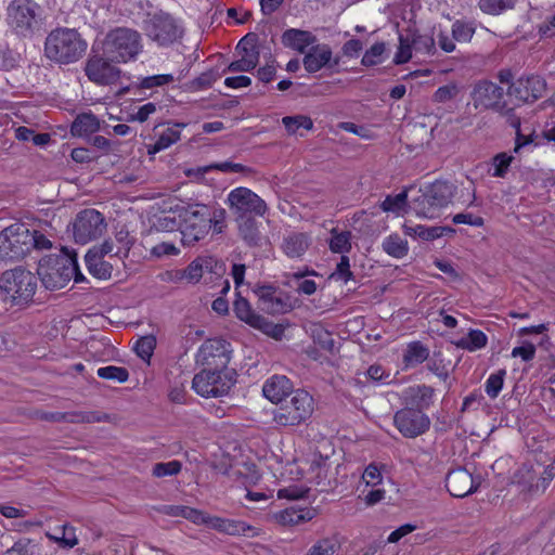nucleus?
<instances>
[{"label":"nucleus","mask_w":555,"mask_h":555,"mask_svg":"<svg viewBox=\"0 0 555 555\" xmlns=\"http://www.w3.org/2000/svg\"><path fill=\"white\" fill-rule=\"evenodd\" d=\"M311 337L315 345L324 350H332L334 347V338L332 333L320 324H314L311 328Z\"/></svg>","instance_id":"nucleus-48"},{"label":"nucleus","mask_w":555,"mask_h":555,"mask_svg":"<svg viewBox=\"0 0 555 555\" xmlns=\"http://www.w3.org/2000/svg\"><path fill=\"white\" fill-rule=\"evenodd\" d=\"M238 231L242 238L249 245H257L260 241L258 222L248 216L237 217Z\"/></svg>","instance_id":"nucleus-35"},{"label":"nucleus","mask_w":555,"mask_h":555,"mask_svg":"<svg viewBox=\"0 0 555 555\" xmlns=\"http://www.w3.org/2000/svg\"><path fill=\"white\" fill-rule=\"evenodd\" d=\"M87 41L74 28L56 27L44 40V55L52 62L68 65L78 62L86 53Z\"/></svg>","instance_id":"nucleus-1"},{"label":"nucleus","mask_w":555,"mask_h":555,"mask_svg":"<svg viewBox=\"0 0 555 555\" xmlns=\"http://www.w3.org/2000/svg\"><path fill=\"white\" fill-rule=\"evenodd\" d=\"M475 34V28L470 23L456 21L452 25V36L459 42H468Z\"/></svg>","instance_id":"nucleus-53"},{"label":"nucleus","mask_w":555,"mask_h":555,"mask_svg":"<svg viewBox=\"0 0 555 555\" xmlns=\"http://www.w3.org/2000/svg\"><path fill=\"white\" fill-rule=\"evenodd\" d=\"M36 286V276L23 268L8 270L0 279V288L5 299L17 305L30 300L35 295Z\"/></svg>","instance_id":"nucleus-9"},{"label":"nucleus","mask_w":555,"mask_h":555,"mask_svg":"<svg viewBox=\"0 0 555 555\" xmlns=\"http://www.w3.org/2000/svg\"><path fill=\"white\" fill-rule=\"evenodd\" d=\"M220 532L229 535L247 534L254 537L257 534L256 529L246 522L228 518H224Z\"/></svg>","instance_id":"nucleus-43"},{"label":"nucleus","mask_w":555,"mask_h":555,"mask_svg":"<svg viewBox=\"0 0 555 555\" xmlns=\"http://www.w3.org/2000/svg\"><path fill=\"white\" fill-rule=\"evenodd\" d=\"M515 3L516 0H479V8L487 14L498 15L512 9Z\"/></svg>","instance_id":"nucleus-49"},{"label":"nucleus","mask_w":555,"mask_h":555,"mask_svg":"<svg viewBox=\"0 0 555 555\" xmlns=\"http://www.w3.org/2000/svg\"><path fill=\"white\" fill-rule=\"evenodd\" d=\"M351 238L352 234L350 231H343L338 228H333L330 231V237L327 240L328 248L334 254L347 256L352 248Z\"/></svg>","instance_id":"nucleus-29"},{"label":"nucleus","mask_w":555,"mask_h":555,"mask_svg":"<svg viewBox=\"0 0 555 555\" xmlns=\"http://www.w3.org/2000/svg\"><path fill=\"white\" fill-rule=\"evenodd\" d=\"M150 253L156 258H162L165 256H177L180 249L173 243L162 242L153 246Z\"/></svg>","instance_id":"nucleus-58"},{"label":"nucleus","mask_w":555,"mask_h":555,"mask_svg":"<svg viewBox=\"0 0 555 555\" xmlns=\"http://www.w3.org/2000/svg\"><path fill=\"white\" fill-rule=\"evenodd\" d=\"M38 275L48 289H60L74 279L76 283L83 280L75 256H51L39 262Z\"/></svg>","instance_id":"nucleus-6"},{"label":"nucleus","mask_w":555,"mask_h":555,"mask_svg":"<svg viewBox=\"0 0 555 555\" xmlns=\"http://www.w3.org/2000/svg\"><path fill=\"white\" fill-rule=\"evenodd\" d=\"M227 203L237 217L247 216V214H255L261 217L267 211L264 201L251 190L244 186H238L230 191Z\"/></svg>","instance_id":"nucleus-16"},{"label":"nucleus","mask_w":555,"mask_h":555,"mask_svg":"<svg viewBox=\"0 0 555 555\" xmlns=\"http://www.w3.org/2000/svg\"><path fill=\"white\" fill-rule=\"evenodd\" d=\"M554 477L555 460H548V462L529 460L515 470L511 482L521 492L538 495L545 492Z\"/></svg>","instance_id":"nucleus-5"},{"label":"nucleus","mask_w":555,"mask_h":555,"mask_svg":"<svg viewBox=\"0 0 555 555\" xmlns=\"http://www.w3.org/2000/svg\"><path fill=\"white\" fill-rule=\"evenodd\" d=\"M415 44V40L410 37L399 36V46L393 56V63L401 65L408 63L412 59V51Z\"/></svg>","instance_id":"nucleus-42"},{"label":"nucleus","mask_w":555,"mask_h":555,"mask_svg":"<svg viewBox=\"0 0 555 555\" xmlns=\"http://www.w3.org/2000/svg\"><path fill=\"white\" fill-rule=\"evenodd\" d=\"M5 23L13 35L31 39L43 25L40 5L34 0H12L7 7Z\"/></svg>","instance_id":"nucleus-4"},{"label":"nucleus","mask_w":555,"mask_h":555,"mask_svg":"<svg viewBox=\"0 0 555 555\" xmlns=\"http://www.w3.org/2000/svg\"><path fill=\"white\" fill-rule=\"evenodd\" d=\"M105 230V218L93 208H87L78 212L73 222L74 240L79 244H87L96 240Z\"/></svg>","instance_id":"nucleus-13"},{"label":"nucleus","mask_w":555,"mask_h":555,"mask_svg":"<svg viewBox=\"0 0 555 555\" xmlns=\"http://www.w3.org/2000/svg\"><path fill=\"white\" fill-rule=\"evenodd\" d=\"M181 470V463L179 461H169L166 463H157L153 467V475L157 478L173 476Z\"/></svg>","instance_id":"nucleus-55"},{"label":"nucleus","mask_w":555,"mask_h":555,"mask_svg":"<svg viewBox=\"0 0 555 555\" xmlns=\"http://www.w3.org/2000/svg\"><path fill=\"white\" fill-rule=\"evenodd\" d=\"M103 258L104 257L89 250L85 256V261L89 272L93 276L101 280H106L111 278L113 267L103 260Z\"/></svg>","instance_id":"nucleus-33"},{"label":"nucleus","mask_w":555,"mask_h":555,"mask_svg":"<svg viewBox=\"0 0 555 555\" xmlns=\"http://www.w3.org/2000/svg\"><path fill=\"white\" fill-rule=\"evenodd\" d=\"M382 249L395 259H402L409 254L408 241L398 233H391L384 237Z\"/></svg>","instance_id":"nucleus-30"},{"label":"nucleus","mask_w":555,"mask_h":555,"mask_svg":"<svg viewBox=\"0 0 555 555\" xmlns=\"http://www.w3.org/2000/svg\"><path fill=\"white\" fill-rule=\"evenodd\" d=\"M333 59L332 48L326 43H314L306 53L302 60L304 67L308 73H317L328 66Z\"/></svg>","instance_id":"nucleus-23"},{"label":"nucleus","mask_w":555,"mask_h":555,"mask_svg":"<svg viewBox=\"0 0 555 555\" xmlns=\"http://www.w3.org/2000/svg\"><path fill=\"white\" fill-rule=\"evenodd\" d=\"M362 479L366 483V486H376L382 482L383 477L379 468L370 464L362 474Z\"/></svg>","instance_id":"nucleus-63"},{"label":"nucleus","mask_w":555,"mask_h":555,"mask_svg":"<svg viewBox=\"0 0 555 555\" xmlns=\"http://www.w3.org/2000/svg\"><path fill=\"white\" fill-rule=\"evenodd\" d=\"M503 95V88L490 81L477 83L472 93L476 108H493L496 111L504 108V104L502 103Z\"/></svg>","instance_id":"nucleus-18"},{"label":"nucleus","mask_w":555,"mask_h":555,"mask_svg":"<svg viewBox=\"0 0 555 555\" xmlns=\"http://www.w3.org/2000/svg\"><path fill=\"white\" fill-rule=\"evenodd\" d=\"M546 82L538 75L521 77L513 86V92L517 99L524 102H533L544 95Z\"/></svg>","instance_id":"nucleus-19"},{"label":"nucleus","mask_w":555,"mask_h":555,"mask_svg":"<svg viewBox=\"0 0 555 555\" xmlns=\"http://www.w3.org/2000/svg\"><path fill=\"white\" fill-rule=\"evenodd\" d=\"M402 230L405 235L411 237H420L424 241H434L443 235L453 234L455 231L450 227H425L422 224L410 225L404 223Z\"/></svg>","instance_id":"nucleus-26"},{"label":"nucleus","mask_w":555,"mask_h":555,"mask_svg":"<svg viewBox=\"0 0 555 555\" xmlns=\"http://www.w3.org/2000/svg\"><path fill=\"white\" fill-rule=\"evenodd\" d=\"M169 212L177 214L179 230L184 245H193L205 238L210 231V207L205 204H176Z\"/></svg>","instance_id":"nucleus-3"},{"label":"nucleus","mask_w":555,"mask_h":555,"mask_svg":"<svg viewBox=\"0 0 555 555\" xmlns=\"http://www.w3.org/2000/svg\"><path fill=\"white\" fill-rule=\"evenodd\" d=\"M367 377L375 382V383H382L387 384L390 380V373L387 372L382 365L379 364H373L367 369Z\"/></svg>","instance_id":"nucleus-61"},{"label":"nucleus","mask_w":555,"mask_h":555,"mask_svg":"<svg viewBox=\"0 0 555 555\" xmlns=\"http://www.w3.org/2000/svg\"><path fill=\"white\" fill-rule=\"evenodd\" d=\"M173 76L171 74H162V75H153L143 77L139 83V86L143 89H151L154 87H160L168 85L173 81Z\"/></svg>","instance_id":"nucleus-56"},{"label":"nucleus","mask_w":555,"mask_h":555,"mask_svg":"<svg viewBox=\"0 0 555 555\" xmlns=\"http://www.w3.org/2000/svg\"><path fill=\"white\" fill-rule=\"evenodd\" d=\"M254 328H257L264 333L268 336H271L275 339H279L284 334V327L279 324H274L270 321H268L266 318H261L258 325H256Z\"/></svg>","instance_id":"nucleus-57"},{"label":"nucleus","mask_w":555,"mask_h":555,"mask_svg":"<svg viewBox=\"0 0 555 555\" xmlns=\"http://www.w3.org/2000/svg\"><path fill=\"white\" fill-rule=\"evenodd\" d=\"M8 555H39L38 544L30 539H20L8 551Z\"/></svg>","instance_id":"nucleus-50"},{"label":"nucleus","mask_w":555,"mask_h":555,"mask_svg":"<svg viewBox=\"0 0 555 555\" xmlns=\"http://www.w3.org/2000/svg\"><path fill=\"white\" fill-rule=\"evenodd\" d=\"M511 356L513 358H520L525 362L531 361L535 356V347L531 343H526L513 348Z\"/></svg>","instance_id":"nucleus-62"},{"label":"nucleus","mask_w":555,"mask_h":555,"mask_svg":"<svg viewBox=\"0 0 555 555\" xmlns=\"http://www.w3.org/2000/svg\"><path fill=\"white\" fill-rule=\"evenodd\" d=\"M96 374L101 378L117 380L119 383H125L129 377V373L125 367L114 365L100 367Z\"/></svg>","instance_id":"nucleus-52"},{"label":"nucleus","mask_w":555,"mask_h":555,"mask_svg":"<svg viewBox=\"0 0 555 555\" xmlns=\"http://www.w3.org/2000/svg\"><path fill=\"white\" fill-rule=\"evenodd\" d=\"M96 49L111 62L125 64L139 57L143 51V42L139 31L132 28L117 27L109 30L98 46L92 47L93 51Z\"/></svg>","instance_id":"nucleus-2"},{"label":"nucleus","mask_w":555,"mask_h":555,"mask_svg":"<svg viewBox=\"0 0 555 555\" xmlns=\"http://www.w3.org/2000/svg\"><path fill=\"white\" fill-rule=\"evenodd\" d=\"M454 194V186L446 181H435L423 185L420 195L412 201V209L423 219H434L447 207Z\"/></svg>","instance_id":"nucleus-7"},{"label":"nucleus","mask_w":555,"mask_h":555,"mask_svg":"<svg viewBox=\"0 0 555 555\" xmlns=\"http://www.w3.org/2000/svg\"><path fill=\"white\" fill-rule=\"evenodd\" d=\"M156 227L163 231H173L175 229H179V219L177 214L167 212L157 219Z\"/></svg>","instance_id":"nucleus-59"},{"label":"nucleus","mask_w":555,"mask_h":555,"mask_svg":"<svg viewBox=\"0 0 555 555\" xmlns=\"http://www.w3.org/2000/svg\"><path fill=\"white\" fill-rule=\"evenodd\" d=\"M281 40L284 47L306 53L317 42V37L307 30L289 28L283 33Z\"/></svg>","instance_id":"nucleus-25"},{"label":"nucleus","mask_w":555,"mask_h":555,"mask_svg":"<svg viewBox=\"0 0 555 555\" xmlns=\"http://www.w3.org/2000/svg\"><path fill=\"white\" fill-rule=\"evenodd\" d=\"M258 62L259 51L249 50L247 53H242L240 59L231 62L228 66V70L232 73L250 72L257 66Z\"/></svg>","instance_id":"nucleus-39"},{"label":"nucleus","mask_w":555,"mask_h":555,"mask_svg":"<svg viewBox=\"0 0 555 555\" xmlns=\"http://www.w3.org/2000/svg\"><path fill=\"white\" fill-rule=\"evenodd\" d=\"M156 347V337L154 335L141 336L135 345L134 350L138 357L143 361H150Z\"/></svg>","instance_id":"nucleus-47"},{"label":"nucleus","mask_w":555,"mask_h":555,"mask_svg":"<svg viewBox=\"0 0 555 555\" xmlns=\"http://www.w3.org/2000/svg\"><path fill=\"white\" fill-rule=\"evenodd\" d=\"M100 130V120L92 113L79 114L72 124L70 132L75 137H88Z\"/></svg>","instance_id":"nucleus-27"},{"label":"nucleus","mask_w":555,"mask_h":555,"mask_svg":"<svg viewBox=\"0 0 555 555\" xmlns=\"http://www.w3.org/2000/svg\"><path fill=\"white\" fill-rule=\"evenodd\" d=\"M289 396L291 399L272 413L278 426H298L313 414L314 399L308 391L296 389Z\"/></svg>","instance_id":"nucleus-8"},{"label":"nucleus","mask_w":555,"mask_h":555,"mask_svg":"<svg viewBox=\"0 0 555 555\" xmlns=\"http://www.w3.org/2000/svg\"><path fill=\"white\" fill-rule=\"evenodd\" d=\"M513 159L514 157L511 154L504 152L496 154L491 162L490 175L495 178H504Z\"/></svg>","instance_id":"nucleus-45"},{"label":"nucleus","mask_w":555,"mask_h":555,"mask_svg":"<svg viewBox=\"0 0 555 555\" xmlns=\"http://www.w3.org/2000/svg\"><path fill=\"white\" fill-rule=\"evenodd\" d=\"M232 350L230 344L222 339H207L198 348L195 361L203 370L231 371L228 366Z\"/></svg>","instance_id":"nucleus-12"},{"label":"nucleus","mask_w":555,"mask_h":555,"mask_svg":"<svg viewBox=\"0 0 555 555\" xmlns=\"http://www.w3.org/2000/svg\"><path fill=\"white\" fill-rule=\"evenodd\" d=\"M282 124L284 125L288 134H296L298 133L299 129L311 130L313 127L312 119L306 115L283 117Z\"/></svg>","instance_id":"nucleus-41"},{"label":"nucleus","mask_w":555,"mask_h":555,"mask_svg":"<svg viewBox=\"0 0 555 555\" xmlns=\"http://www.w3.org/2000/svg\"><path fill=\"white\" fill-rule=\"evenodd\" d=\"M446 487L450 494L455 498H464L477 489L472 474L465 468L450 472L446 479Z\"/></svg>","instance_id":"nucleus-20"},{"label":"nucleus","mask_w":555,"mask_h":555,"mask_svg":"<svg viewBox=\"0 0 555 555\" xmlns=\"http://www.w3.org/2000/svg\"><path fill=\"white\" fill-rule=\"evenodd\" d=\"M386 44L384 42H376L365 51L361 64L366 67L378 65L384 62Z\"/></svg>","instance_id":"nucleus-44"},{"label":"nucleus","mask_w":555,"mask_h":555,"mask_svg":"<svg viewBox=\"0 0 555 555\" xmlns=\"http://www.w3.org/2000/svg\"><path fill=\"white\" fill-rule=\"evenodd\" d=\"M506 374L507 372L505 369H500L496 372L491 373L486 379L485 391L490 399L498 398L504 386Z\"/></svg>","instance_id":"nucleus-40"},{"label":"nucleus","mask_w":555,"mask_h":555,"mask_svg":"<svg viewBox=\"0 0 555 555\" xmlns=\"http://www.w3.org/2000/svg\"><path fill=\"white\" fill-rule=\"evenodd\" d=\"M31 231L23 223H14L0 233V256L20 259L30 251Z\"/></svg>","instance_id":"nucleus-11"},{"label":"nucleus","mask_w":555,"mask_h":555,"mask_svg":"<svg viewBox=\"0 0 555 555\" xmlns=\"http://www.w3.org/2000/svg\"><path fill=\"white\" fill-rule=\"evenodd\" d=\"M310 238L305 233H292L284 238L283 250L291 258L301 257L308 249Z\"/></svg>","instance_id":"nucleus-32"},{"label":"nucleus","mask_w":555,"mask_h":555,"mask_svg":"<svg viewBox=\"0 0 555 555\" xmlns=\"http://www.w3.org/2000/svg\"><path fill=\"white\" fill-rule=\"evenodd\" d=\"M429 357V349L425 347L421 341H412L408 344L404 354L402 358L404 369H413Z\"/></svg>","instance_id":"nucleus-31"},{"label":"nucleus","mask_w":555,"mask_h":555,"mask_svg":"<svg viewBox=\"0 0 555 555\" xmlns=\"http://www.w3.org/2000/svg\"><path fill=\"white\" fill-rule=\"evenodd\" d=\"M235 384L234 371L202 370L192 380V389L204 398H216L227 395Z\"/></svg>","instance_id":"nucleus-10"},{"label":"nucleus","mask_w":555,"mask_h":555,"mask_svg":"<svg viewBox=\"0 0 555 555\" xmlns=\"http://www.w3.org/2000/svg\"><path fill=\"white\" fill-rule=\"evenodd\" d=\"M238 474L244 477L245 485H256L261 478L255 464H245Z\"/></svg>","instance_id":"nucleus-64"},{"label":"nucleus","mask_w":555,"mask_h":555,"mask_svg":"<svg viewBox=\"0 0 555 555\" xmlns=\"http://www.w3.org/2000/svg\"><path fill=\"white\" fill-rule=\"evenodd\" d=\"M352 278L350 271V261L348 256H341L335 270L331 273L330 279L337 282L347 283Z\"/></svg>","instance_id":"nucleus-54"},{"label":"nucleus","mask_w":555,"mask_h":555,"mask_svg":"<svg viewBox=\"0 0 555 555\" xmlns=\"http://www.w3.org/2000/svg\"><path fill=\"white\" fill-rule=\"evenodd\" d=\"M233 310L237 319L245 322L251 327L259 324L262 315L256 313L250 304L237 293V298L234 301Z\"/></svg>","instance_id":"nucleus-34"},{"label":"nucleus","mask_w":555,"mask_h":555,"mask_svg":"<svg viewBox=\"0 0 555 555\" xmlns=\"http://www.w3.org/2000/svg\"><path fill=\"white\" fill-rule=\"evenodd\" d=\"M147 36L158 46L166 47L181 38L182 29L172 16L159 13L150 20Z\"/></svg>","instance_id":"nucleus-17"},{"label":"nucleus","mask_w":555,"mask_h":555,"mask_svg":"<svg viewBox=\"0 0 555 555\" xmlns=\"http://www.w3.org/2000/svg\"><path fill=\"white\" fill-rule=\"evenodd\" d=\"M210 230L215 233H222L225 228V211L224 209H214L210 207Z\"/></svg>","instance_id":"nucleus-60"},{"label":"nucleus","mask_w":555,"mask_h":555,"mask_svg":"<svg viewBox=\"0 0 555 555\" xmlns=\"http://www.w3.org/2000/svg\"><path fill=\"white\" fill-rule=\"evenodd\" d=\"M116 241V251H114V256L122 259L126 258L129 254V250L133 244V237L130 235L129 231L125 228L118 230L115 234Z\"/></svg>","instance_id":"nucleus-46"},{"label":"nucleus","mask_w":555,"mask_h":555,"mask_svg":"<svg viewBox=\"0 0 555 555\" xmlns=\"http://www.w3.org/2000/svg\"><path fill=\"white\" fill-rule=\"evenodd\" d=\"M293 391V383L285 375H273L262 386L263 397L273 404L281 403Z\"/></svg>","instance_id":"nucleus-22"},{"label":"nucleus","mask_w":555,"mask_h":555,"mask_svg":"<svg viewBox=\"0 0 555 555\" xmlns=\"http://www.w3.org/2000/svg\"><path fill=\"white\" fill-rule=\"evenodd\" d=\"M339 548L340 543L337 538L326 537L311 545L305 555H336Z\"/></svg>","instance_id":"nucleus-38"},{"label":"nucleus","mask_w":555,"mask_h":555,"mask_svg":"<svg viewBox=\"0 0 555 555\" xmlns=\"http://www.w3.org/2000/svg\"><path fill=\"white\" fill-rule=\"evenodd\" d=\"M393 424L405 438H415L429 429L430 420L421 410L405 406L396 412Z\"/></svg>","instance_id":"nucleus-15"},{"label":"nucleus","mask_w":555,"mask_h":555,"mask_svg":"<svg viewBox=\"0 0 555 555\" xmlns=\"http://www.w3.org/2000/svg\"><path fill=\"white\" fill-rule=\"evenodd\" d=\"M214 263L217 266V261L212 258H198L192 261L181 274L186 276V282L197 283L205 271L212 269Z\"/></svg>","instance_id":"nucleus-36"},{"label":"nucleus","mask_w":555,"mask_h":555,"mask_svg":"<svg viewBox=\"0 0 555 555\" xmlns=\"http://www.w3.org/2000/svg\"><path fill=\"white\" fill-rule=\"evenodd\" d=\"M488 343L487 335L480 330H469L467 335L461 337L456 343V347L474 352L486 347Z\"/></svg>","instance_id":"nucleus-37"},{"label":"nucleus","mask_w":555,"mask_h":555,"mask_svg":"<svg viewBox=\"0 0 555 555\" xmlns=\"http://www.w3.org/2000/svg\"><path fill=\"white\" fill-rule=\"evenodd\" d=\"M115 62H111L107 56L100 54L91 55L85 67L88 79L98 86H112L119 81L121 69Z\"/></svg>","instance_id":"nucleus-14"},{"label":"nucleus","mask_w":555,"mask_h":555,"mask_svg":"<svg viewBox=\"0 0 555 555\" xmlns=\"http://www.w3.org/2000/svg\"><path fill=\"white\" fill-rule=\"evenodd\" d=\"M317 516L313 507L292 506L273 513L270 518L283 527H293L312 520Z\"/></svg>","instance_id":"nucleus-21"},{"label":"nucleus","mask_w":555,"mask_h":555,"mask_svg":"<svg viewBox=\"0 0 555 555\" xmlns=\"http://www.w3.org/2000/svg\"><path fill=\"white\" fill-rule=\"evenodd\" d=\"M434 390L426 385H416L405 388L401 393L402 402L410 408H428L433 402Z\"/></svg>","instance_id":"nucleus-24"},{"label":"nucleus","mask_w":555,"mask_h":555,"mask_svg":"<svg viewBox=\"0 0 555 555\" xmlns=\"http://www.w3.org/2000/svg\"><path fill=\"white\" fill-rule=\"evenodd\" d=\"M408 194L401 192L395 196L388 195L382 203L380 208L385 212L400 215L406 204Z\"/></svg>","instance_id":"nucleus-51"},{"label":"nucleus","mask_w":555,"mask_h":555,"mask_svg":"<svg viewBox=\"0 0 555 555\" xmlns=\"http://www.w3.org/2000/svg\"><path fill=\"white\" fill-rule=\"evenodd\" d=\"M184 126V124L177 122L163 130L159 133L156 142L153 145L149 146V154H156L178 142L181 137V128H183Z\"/></svg>","instance_id":"nucleus-28"}]
</instances>
